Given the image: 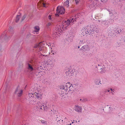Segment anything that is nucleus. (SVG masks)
I'll return each mask as SVG.
<instances>
[{"label":"nucleus","instance_id":"obj_1","mask_svg":"<svg viewBox=\"0 0 125 125\" xmlns=\"http://www.w3.org/2000/svg\"><path fill=\"white\" fill-rule=\"evenodd\" d=\"M34 48H36L37 50L39 52H40V54H41L40 55L41 56H47V55H43L42 53H46L47 52V50L46 48L45 47H43V43L42 42H40L38 44H36Z\"/></svg>","mask_w":125,"mask_h":125},{"label":"nucleus","instance_id":"obj_2","mask_svg":"<svg viewBox=\"0 0 125 125\" xmlns=\"http://www.w3.org/2000/svg\"><path fill=\"white\" fill-rule=\"evenodd\" d=\"M35 96V98L39 100L41 99L42 97V94L41 93H37L35 91H32V90H30L28 93V96L30 97H33Z\"/></svg>","mask_w":125,"mask_h":125},{"label":"nucleus","instance_id":"obj_3","mask_svg":"<svg viewBox=\"0 0 125 125\" xmlns=\"http://www.w3.org/2000/svg\"><path fill=\"white\" fill-rule=\"evenodd\" d=\"M75 19L72 18V19H70L66 21H64L63 22L62 24V25H63V28L64 30H65L66 29V27H67L71 24H73V23H74L75 22Z\"/></svg>","mask_w":125,"mask_h":125},{"label":"nucleus","instance_id":"obj_4","mask_svg":"<svg viewBox=\"0 0 125 125\" xmlns=\"http://www.w3.org/2000/svg\"><path fill=\"white\" fill-rule=\"evenodd\" d=\"M63 25H57L56 26L55 28L53 30L55 33H56L57 34H60L63 31L65 30L63 28Z\"/></svg>","mask_w":125,"mask_h":125},{"label":"nucleus","instance_id":"obj_5","mask_svg":"<svg viewBox=\"0 0 125 125\" xmlns=\"http://www.w3.org/2000/svg\"><path fill=\"white\" fill-rule=\"evenodd\" d=\"M56 13L55 14L56 17H58L59 14H63L65 12V10L64 7L62 6H58L56 10Z\"/></svg>","mask_w":125,"mask_h":125},{"label":"nucleus","instance_id":"obj_6","mask_svg":"<svg viewBox=\"0 0 125 125\" xmlns=\"http://www.w3.org/2000/svg\"><path fill=\"white\" fill-rule=\"evenodd\" d=\"M90 26H87L83 27L81 30L82 32L81 34L83 36L86 35V34H87L89 33L88 31Z\"/></svg>","mask_w":125,"mask_h":125},{"label":"nucleus","instance_id":"obj_7","mask_svg":"<svg viewBox=\"0 0 125 125\" xmlns=\"http://www.w3.org/2000/svg\"><path fill=\"white\" fill-rule=\"evenodd\" d=\"M65 74L66 76H69L71 77V76H75L76 75L75 72L74 71H71V70H69L67 71L65 73Z\"/></svg>","mask_w":125,"mask_h":125},{"label":"nucleus","instance_id":"obj_8","mask_svg":"<svg viewBox=\"0 0 125 125\" xmlns=\"http://www.w3.org/2000/svg\"><path fill=\"white\" fill-rule=\"evenodd\" d=\"M68 85H64L62 87L61 89V94H62L63 96L64 95L66 94L67 93V90Z\"/></svg>","mask_w":125,"mask_h":125},{"label":"nucleus","instance_id":"obj_9","mask_svg":"<svg viewBox=\"0 0 125 125\" xmlns=\"http://www.w3.org/2000/svg\"><path fill=\"white\" fill-rule=\"evenodd\" d=\"M22 90L19 87L17 88L15 93L19 96H21L22 93Z\"/></svg>","mask_w":125,"mask_h":125},{"label":"nucleus","instance_id":"obj_10","mask_svg":"<svg viewBox=\"0 0 125 125\" xmlns=\"http://www.w3.org/2000/svg\"><path fill=\"white\" fill-rule=\"evenodd\" d=\"M96 0H90L89 1V7L91 8L95 5H96L97 3Z\"/></svg>","mask_w":125,"mask_h":125},{"label":"nucleus","instance_id":"obj_11","mask_svg":"<svg viewBox=\"0 0 125 125\" xmlns=\"http://www.w3.org/2000/svg\"><path fill=\"white\" fill-rule=\"evenodd\" d=\"M39 68H37L36 72V73L35 74L36 76L38 77H40L41 76L43 75L44 74V73L42 72L41 71L38 70Z\"/></svg>","mask_w":125,"mask_h":125},{"label":"nucleus","instance_id":"obj_12","mask_svg":"<svg viewBox=\"0 0 125 125\" xmlns=\"http://www.w3.org/2000/svg\"><path fill=\"white\" fill-rule=\"evenodd\" d=\"M82 109V108L79 106H75L74 107L75 110L78 112H81Z\"/></svg>","mask_w":125,"mask_h":125},{"label":"nucleus","instance_id":"obj_13","mask_svg":"<svg viewBox=\"0 0 125 125\" xmlns=\"http://www.w3.org/2000/svg\"><path fill=\"white\" fill-rule=\"evenodd\" d=\"M81 49L83 51H88L89 50V48L88 46L86 45L83 46L81 48Z\"/></svg>","mask_w":125,"mask_h":125},{"label":"nucleus","instance_id":"obj_14","mask_svg":"<svg viewBox=\"0 0 125 125\" xmlns=\"http://www.w3.org/2000/svg\"><path fill=\"white\" fill-rule=\"evenodd\" d=\"M95 83L96 85H101L102 84L101 80L100 79H96L95 80Z\"/></svg>","mask_w":125,"mask_h":125},{"label":"nucleus","instance_id":"obj_15","mask_svg":"<svg viewBox=\"0 0 125 125\" xmlns=\"http://www.w3.org/2000/svg\"><path fill=\"white\" fill-rule=\"evenodd\" d=\"M67 37L68 38V39L67 40L69 41V40L73 38V36L72 35V33L71 32L69 34H68L67 35Z\"/></svg>","mask_w":125,"mask_h":125},{"label":"nucleus","instance_id":"obj_16","mask_svg":"<svg viewBox=\"0 0 125 125\" xmlns=\"http://www.w3.org/2000/svg\"><path fill=\"white\" fill-rule=\"evenodd\" d=\"M42 82L46 84H48L49 83V81L47 78H44L42 80Z\"/></svg>","mask_w":125,"mask_h":125},{"label":"nucleus","instance_id":"obj_17","mask_svg":"<svg viewBox=\"0 0 125 125\" xmlns=\"http://www.w3.org/2000/svg\"><path fill=\"white\" fill-rule=\"evenodd\" d=\"M69 0H67L64 3V7H68L69 6Z\"/></svg>","mask_w":125,"mask_h":125},{"label":"nucleus","instance_id":"obj_18","mask_svg":"<svg viewBox=\"0 0 125 125\" xmlns=\"http://www.w3.org/2000/svg\"><path fill=\"white\" fill-rule=\"evenodd\" d=\"M34 32H39V31L40 28L38 26H36L34 27Z\"/></svg>","mask_w":125,"mask_h":125},{"label":"nucleus","instance_id":"obj_19","mask_svg":"<svg viewBox=\"0 0 125 125\" xmlns=\"http://www.w3.org/2000/svg\"><path fill=\"white\" fill-rule=\"evenodd\" d=\"M75 84H73V85H71L69 87V88L70 91H73V88H74V87L75 86Z\"/></svg>","mask_w":125,"mask_h":125},{"label":"nucleus","instance_id":"obj_20","mask_svg":"<svg viewBox=\"0 0 125 125\" xmlns=\"http://www.w3.org/2000/svg\"><path fill=\"white\" fill-rule=\"evenodd\" d=\"M28 69L29 70L31 71H32L33 70V69L31 65L29 63L28 64Z\"/></svg>","mask_w":125,"mask_h":125},{"label":"nucleus","instance_id":"obj_21","mask_svg":"<svg viewBox=\"0 0 125 125\" xmlns=\"http://www.w3.org/2000/svg\"><path fill=\"white\" fill-rule=\"evenodd\" d=\"M114 28L113 27L109 28V30L108 31V32L109 33H111V32H114L115 31Z\"/></svg>","mask_w":125,"mask_h":125},{"label":"nucleus","instance_id":"obj_22","mask_svg":"<svg viewBox=\"0 0 125 125\" xmlns=\"http://www.w3.org/2000/svg\"><path fill=\"white\" fill-rule=\"evenodd\" d=\"M46 104L45 103H43L40 105V106H39V107H40V109L41 110H42L44 107V106H45Z\"/></svg>","mask_w":125,"mask_h":125},{"label":"nucleus","instance_id":"obj_23","mask_svg":"<svg viewBox=\"0 0 125 125\" xmlns=\"http://www.w3.org/2000/svg\"><path fill=\"white\" fill-rule=\"evenodd\" d=\"M40 121L41 122V123L43 124H44V125H47V122L45 120H40Z\"/></svg>","mask_w":125,"mask_h":125},{"label":"nucleus","instance_id":"obj_24","mask_svg":"<svg viewBox=\"0 0 125 125\" xmlns=\"http://www.w3.org/2000/svg\"><path fill=\"white\" fill-rule=\"evenodd\" d=\"M21 17V15L20 14L19 15H18L17 16L16 19V22H17L19 20V19Z\"/></svg>","mask_w":125,"mask_h":125},{"label":"nucleus","instance_id":"obj_25","mask_svg":"<svg viewBox=\"0 0 125 125\" xmlns=\"http://www.w3.org/2000/svg\"><path fill=\"white\" fill-rule=\"evenodd\" d=\"M51 24L50 22L48 23L47 24L46 26V28H48L51 25Z\"/></svg>","mask_w":125,"mask_h":125},{"label":"nucleus","instance_id":"obj_26","mask_svg":"<svg viewBox=\"0 0 125 125\" xmlns=\"http://www.w3.org/2000/svg\"><path fill=\"white\" fill-rule=\"evenodd\" d=\"M42 5L43 7H47V4H45L44 3L42 2Z\"/></svg>","mask_w":125,"mask_h":125},{"label":"nucleus","instance_id":"obj_27","mask_svg":"<svg viewBox=\"0 0 125 125\" xmlns=\"http://www.w3.org/2000/svg\"><path fill=\"white\" fill-rule=\"evenodd\" d=\"M110 90H111V91H112V89L111 88V89H108L106 90H105V92H109L110 91Z\"/></svg>","mask_w":125,"mask_h":125},{"label":"nucleus","instance_id":"obj_28","mask_svg":"<svg viewBox=\"0 0 125 125\" xmlns=\"http://www.w3.org/2000/svg\"><path fill=\"white\" fill-rule=\"evenodd\" d=\"M48 108L47 106V104L44 106V107L43 108V110H46Z\"/></svg>","mask_w":125,"mask_h":125},{"label":"nucleus","instance_id":"obj_29","mask_svg":"<svg viewBox=\"0 0 125 125\" xmlns=\"http://www.w3.org/2000/svg\"><path fill=\"white\" fill-rule=\"evenodd\" d=\"M26 17V16L25 15H24L23 16V17L21 19V21H23L24 19H25V18Z\"/></svg>","mask_w":125,"mask_h":125},{"label":"nucleus","instance_id":"obj_30","mask_svg":"<svg viewBox=\"0 0 125 125\" xmlns=\"http://www.w3.org/2000/svg\"><path fill=\"white\" fill-rule=\"evenodd\" d=\"M105 70L104 68H103L101 71V73H105Z\"/></svg>","mask_w":125,"mask_h":125},{"label":"nucleus","instance_id":"obj_31","mask_svg":"<svg viewBox=\"0 0 125 125\" xmlns=\"http://www.w3.org/2000/svg\"><path fill=\"white\" fill-rule=\"evenodd\" d=\"M73 1H74L76 4H77L79 2V0H73Z\"/></svg>","mask_w":125,"mask_h":125},{"label":"nucleus","instance_id":"obj_32","mask_svg":"<svg viewBox=\"0 0 125 125\" xmlns=\"http://www.w3.org/2000/svg\"><path fill=\"white\" fill-rule=\"evenodd\" d=\"M48 19L50 20H51V16L49 15L48 16Z\"/></svg>","mask_w":125,"mask_h":125},{"label":"nucleus","instance_id":"obj_33","mask_svg":"<svg viewBox=\"0 0 125 125\" xmlns=\"http://www.w3.org/2000/svg\"><path fill=\"white\" fill-rule=\"evenodd\" d=\"M107 0H101V1L104 2L106 1Z\"/></svg>","mask_w":125,"mask_h":125},{"label":"nucleus","instance_id":"obj_34","mask_svg":"<svg viewBox=\"0 0 125 125\" xmlns=\"http://www.w3.org/2000/svg\"><path fill=\"white\" fill-rule=\"evenodd\" d=\"M2 49V46H0V51H1Z\"/></svg>","mask_w":125,"mask_h":125},{"label":"nucleus","instance_id":"obj_35","mask_svg":"<svg viewBox=\"0 0 125 125\" xmlns=\"http://www.w3.org/2000/svg\"><path fill=\"white\" fill-rule=\"evenodd\" d=\"M99 69H100V70H101L102 69L101 68H100L99 67L98 68V70H99Z\"/></svg>","mask_w":125,"mask_h":125},{"label":"nucleus","instance_id":"obj_36","mask_svg":"<svg viewBox=\"0 0 125 125\" xmlns=\"http://www.w3.org/2000/svg\"><path fill=\"white\" fill-rule=\"evenodd\" d=\"M56 53L55 52H53V54H54L55 53Z\"/></svg>","mask_w":125,"mask_h":125},{"label":"nucleus","instance_id":"obj_37","mask_svg":"<svg viewBox=\"0 0 125 125\" xmlns=\"http://www.w3.org/2000/svg\"><path fill=\"white\" fill-rule=\"evenodd\" d=\"M111 92H112L111 93L113 94V92H114V91L112 90V91H111Z\"/></svg>","mask_w":125,"mask_h":125},{"label":"nucleus","instance_id":"obj_38","mask_svg":"<svg viewBox=\"0 0 125 125\" xmlns=\"http://www.w3.org/2000/svg\"><path fill=\"white\" fill-rule=\"evenodd\" d=\"M71 124L70 123L69 124H68V125H71Z\"/></svg>","mask_w":125,"mask_h":125},{"label":"nucleus","instance_id":"obj_39","mask_svg":"<svg viewBox=\"0 0 125 125\" xmlns=\"http://www.w3.org/2000/svg\"><path fill=\"white\" fill-rule=\"evenodd\" d=\"M96 31V32L97 33H98V31Z\"/></svg>","mask_w":125,"mask_h":125},{"label":"nucleus","instance_id":"obj_40","mask_svg":"<svg viewBox=\"0 0 125 125\" xmlns=\"http://www.w3.org/2000/svg\"><path fill=\"white\" fill-rule=\"evenodd\" d=\"M96 31V32L97 33H98V31Z\"/></svg>","mask_w":125,"mask_h":125},{"label":"nucleus","instance_id":"obj_41","mask_svg":"<svg viewBox=\"0 0 125 125\" xmlns=\"http://www.w3.org/2000/svg\"><path fill=\"white\" fill-rule=\"evenodd\" d=\"M78 48H80V47L79 46L78 47Z\"/></svg>","mask_w":125,"mask_h":125},{"label":"nucleus","instance_id":"obj_42","mask_svg":"<svg viewBox=\"0 0 125 125\" xmlns=\"http://www.w3.org/2000/svg\"><path fill=\"white\" fill-rule=\"evenodd\" d=\"M66 119V117H65V118H64V119Z\"/></svg>","mask_w":125,"mask_h":125},{"label":"nucleus","instance_id":"obj_43","mask_svg":"<svg viewBox=\"0 0 125 125\" xmlns=\"http://www.w3.org/2000/svg\"><path fill=\"white\" fill-rule=\"evenodd\" d=\"M81 100H82V99H80V101H81Z\"/></svg>","mask_w":125,"mask_h":125},{"label":"nucleus","instance_id":"obj_44","mask_svg":"<svg viewBox=\"0 0 125 125\" xmlns=\"http://www.w3.org/2000/svg\"><path fill=\"white\" fill-rule=\"evenodd\" d=\"M73 122H72V123H73Z\"/></svg>","mask_w":125,"mask_h":125},{"label":"nucleus","instance_id":"obj_45","mask_svg":"<svg viewBox=\"0 0 125 125\" xmlns=\"http://www.w3.org/2000/svg\"><path fill=\"white\" fill-rule=\"evenodd\" d=\"M98 21H99V22L100 21L99 20H98Z\"/></svg>","mask_w":125,"mask_h":125},{"label":"nucleus","instance_id":"obj_46","mask_svg":"<svg viewBox=\"0 0 125 125\" xmlns=\"http://www.w3.org/2000/svg\"><path fill=\"white\" fill-rule=\"evenodd\" d=\"M41 69H40V71H41Z\"/></svg>","mask_w":125,"mask_h":125}]
</instances>
